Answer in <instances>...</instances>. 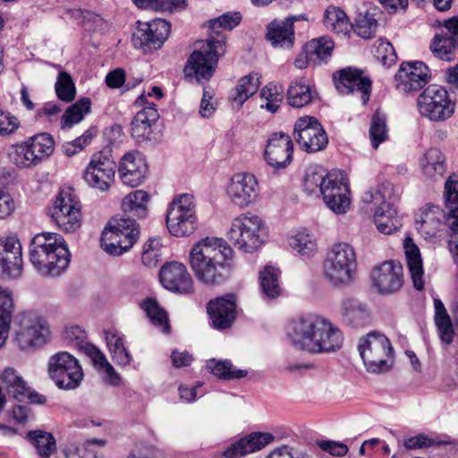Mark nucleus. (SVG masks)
<instances>
[{"mask_svg": "<svg viewBox=\"0 0 458 458\" xmlns=\"http://www.w3.org/2000/svg\"><path fill=\"white\" fill-rule=\"evenodd\" d=\"M374 55L383 65L387 67L394 64L397 60V55L392 44L383 39L377 41Z\"/></svg>", "mask_w": 458, "mask_h": 458, "instance_id": "nucleus-60", "label": "nucleus"}, {"mask_svg": "<svg viewBox=\"0 0 458 458\" xmlns=\"http://www.w3.org/2000/svg\"><path fill=\"white\" fill-rule=\"evenodd\" d=\"M208 370L220 379H235L247 376L245 369H235L229 360L211 359L207 362Z\"/></svg>", "mask_w": 458, "mask_h": 458, "instance_id": "nucleus-49", "label": "nucleus"}, {"mask_svg": "<svg viewBox=\"0 0 458 458\" xmlns=\"http://www.w3.org/2000/svg\"><path fill=\"white\" fill-rule=\"evenodd\" d=\"M378 14L380 13L376 8L358 13L352 30L357 36L364 39L374 38L378 28V21L376 18Z\"/></svg>", "mask_w": 458, "mask_h": 458, "instance_id": "nucleus-38", "label": "nucleus"}, {"mask_svg": "<svg viewBox=\"0 0 458 458\" xmlns=\"http://www.w3.org/2000/svg\"><path fill=\"white\" fill-rule=\"evenodd\" d=\"M71 254L64 238L55 233L35 235L30 244V260L42 276H58L69 266Z\"/></svg>", "mask_w": 458, "mask_h": 458, "instance_id": "nucleus-3", "label": "nucleus"}, {"mask_svg": "<svg viewBox=\"0 0 458 458\" xmlns=\"http://www.w3.org/2000/svg\"><path fill=\"white\" fill-rule=\"evenodd\" d=\"M358 349L368 371L381 373L392 368L394 349L384 334L369 332L360 339Z\"/></svg>", "mask_w": 458, "mask_h": 458, "instance_id": "nucleus-7", "label": "nucleus"}, {"mask_svg": "<svg viewBox=\"0 0 458 458\" xmlns=\"http://www.w3.org/2000/svg\"><path fill=\"white\" fill-rule=\"evenodd\" d=\"M275 437L268 432H253L233 443L223 453L224 458H238L264 448Z\"/></svg>", "mask_w": 458, "mask_h": 458, "instance_id": "nucleus-29", "label": "nucleus"}, {"mask_svg": "<svg viewBox=\"0 0 458 458\" xmlns=\"http://www.w3.org/2000/svg\"><path fill=\"white\" fill-rule=\"evenodd\" d=\"M293 143L291 137L283 132L270 135L265 148L264 157L267 163L276 168H284L293 158Z\"/></svg>", "mask_w": 458, "mask_h": 458, "instance_id": "nucleus-27", "label": "nucleus"}, {"mask_svg": "<svg viewBox=\"0 0 458 458\" xmlns=\"http://www.w3.org/2000/svg\"><path fill=\"white\" fill-rule=\"evenodd\" d=\"M287 337L292 344L310 352H332L342 347L344 337L327 319L309 314L289 325Z\"/></svg>", "mask_w": 458, "mask_h": 458, "instance_id": "nucleus-2", "label": "nucleus"}, {"mask_svg": "<svg viewBox=\"0 0 458 458\" xmlns=\"http://www.w3.org/2000/svg\"><path fill=\"white\" fill-rule=\"evenodd\" d=\"M55 89L57 98L65 103L72 102L75 98V85L67 72L62 71L58 73Z\"/></svg>", "mask_w": 458, "mask_h": 458, "instance_id": "nucleus-54", "label": "nucleus"}, {"mask_svg": "<svg viewBox=\"0 0 458 458\" xmlns=\"http://www.w3.org/2000/svg\"><path fill=\"white\" fill-rule=\"evenodd\" d=\"M132 34L131 41L135 47L145 52L160 48L171 32L170 23L164 19H155L150 22H140Z\"/></svg>", "mask_w": 458, "mask_h": 458, "instance_id": "nucleus-16", "label": "nucleus"}, {"mask_svg": "<svg viewBox=\"0 0 458 458\" xmlns=\"http://www.w3.org/2000/svg\"><path fill=\"white\" fill-rule=\"evenodd\" d=\"M148 172V167L145 160L131 153H127L122 157L118 167L122 182L130 187H136L143 182Z\"/></svg>", "mask_w": 458, "mask_h": 458, "instance_id": "nucleus-30", "label": "nucleus"}, {"mask_svg": "<svg viewBox=\"0 0 458 458\" xmlns=\"http://www.w3.org/2000/svg\"><path fill=\"white\" fill-rule=\"evenodd\" d=\"M318 447L324 453L318 454L320 458L344 457L349 452V447L343 442L334 440H318Z\"/></svg>", "mask_w": 458, "mask_h": 458, "instance_id": "nucleus-59", "label": "nucleus"}, {"mask_svg": "<svg viewBox=\"0 0 458 458\" xmlns=\"http://www.w3.org/2000/svg\"><path fill=\"white\" fill-rule=\"evenodd\" d=\"M396 88L404 94L422 89L430 81L431 72L421 61L404 62L395 74Z\"/></svg>", "mask_w": 458, "mask_h": 458, "instance_id": "nucleus-17", "label": "nucleus"}, {"mask_svg": "<svg viewBox=\"0 0 458 458\" xmlns=\"http://www.w3.org/2000/svg\"><path fill=\"white\" fill-rule=\"evenodd\" d=\"M374 222L377 230L385 234H391L402 226L392 203H385L375 210Z\"/></svg>", "mask_w": 458, "mask_h": 458, "instance_id": "nucleus-37", "label": "nucleus"}, {"mask_svg": "<svg viewBox=\"0 0 458 458\" xmlns=\"http://www.w3.org/2000/svg\"><path fill=\"white\" fill-rule=\"evenodd\" d=\"M161 284L170 292L189 295L195 292L194 281L186 266L181 262H165L159 270Z\"/></svg>", "mask_w": 458, "mask_h": 458, "instance_id": "nucleus-19", "label": "nucleus"}, {"mask_svg": "<svg viewBox=\"0 0 458 458\" xmlns=\"http://www.w3.org/2000/svg\"><path fill=\"white\" fill-rule=\"evenodd\" d=\"M149 199L148 193L142 190L127 194L122 202L123 215L138 219L145 218L148 215L147 203Z\"/></svg>", "mask_w": 458, "mask_h": 458, "instance_id": "nucleus-34", "label": "nucleus"}, {"mask_svg": "<svg viewBox=\"0 0 458 458\" xmlns=\"http://www.w3.org/2000/svg\"><path fill=\"white\" fill-rule=\"evenodd\" d=\"M445 203L448 209L446 225L448 227L458 226V175H450L445 183Z\"/></svg>", "mask_w": 458, "mask_h": 458, "instance_id": "nucleus-36", "label": "nucleus"}, {"mask_svg": "<svg viewBox=\"0 0 458 458\" xmlns=\"http://www.w3.org/2000/svg\"><path fill=\"white\" fill-rule=\"evenodd\" d=\"M344 322L353 328H360L369 323L370 316L365 304L354 298H346L342 301Z\"/></svg>", "mask_w": 458, "mask_h": 458, "instance_id": "nucleus-32", "label": "nucleus"}, {"mask_svg": "<svg viewBox=\"0 0 458 458\" xmlns=\"http://www.w3.org/2000/svg\"><path fill=\"white\" fill-rule=\"evenodd\" d=\"M445 157L440 149L431 148L426 151L421 160L423 174L430 180L443 177L445 172Z\"/></svg>", "mask_w": 458, "mask_h": 458, "instance_id": "nucleus-35", "label": "nucleus"}, {"mask_svg": "<svg viewBox=\"0 0 458 458\" xmlns=\"http://www.w3.org/2000/svg\"><path fill=\"white\" fill-rule=\"evenodd\" d=\"M236 301L234 293H226L208 302L207 312L214 328L224 330L231 327L236 318Z\"/></svg>", "mask_w": 458, "mask_h": 458, "instance_id": "nucleus-26", "label": "nucleus"}, {"mask_svg": "<svg viewBox=\"0 0 458 458\" xmlns=\"http://www.w3.org/2000/svg\"><path fill=\"white\" fill-rule=\"evenodd\" d=\"M321 167H310L306 171L303 187L308 194L319 192L321 194L324 185L327 184L328 175Z\"/></svg>", "mask_w": 458, "mask_h": 458, "instance_id": "nucleus-53", "label": "nucleus"}, {"mask_svg": "<svg viewBox=\"0 0 458 458\" xmlns=\"http://www.w3.org/2000/svg\"><path fill=\"white\" fill-rule=\"evenodd\" d=\"M454 440L449 437H445L443 439H435L429 437L426 434H418L414 437L406 438L403 442V445L406 449H420L428 448L434 445H454Z\"/></svg>", "mask_w": 458, "mask_h": 458, "instance_id": "nucleus-56", "label": "nucleus"}, {"mask_svg": "<svg viewBox=\"0 0 458 458\" xmlns=\"http://www.w3.org/2000/svg\"><path fill=\"white\" fill-rule=\"evenodd\" d=\"M225 40L209 36L189 56L183 72L187 79L198 82L208 81L214 74L220 56L225 53Z\"/></svg>", "mask_w": 458, "mask_h": 458, "instance_id": "nucleus-4", "label": "nucleus"}, {"mask_svg": "<svg viewBox=\"0 0 458 458\" xmlns=\"http://www.w3.org/2000/svg\"><path fill=\"white\" fill-rule=\"evenodd\" d=\"M335 88L342 94H350L354 91L360 92L363 105H366L370 98L372 81L363 75V71L346 67L333 74Z\"/></svg>", "mask_w": 458, "mask_h": 458, "instance_id": "nucleus-20", "label": "nucleus"}, {"mask_svg": "<svg viewBox=\"0 0 458 458\" xmlns=\"http://www.w3.org/2000/svg\"><path fill=\"white\" fill-rule=\"evenodd\" d=\"M290 246L304 258L313 256L317 250L316 242L311 235L304 232H300L292 237Z\"/></svg>", "mask_w": 458, "mask_h": 458, "instance_id": "nucleus-57", "label": "nucleus"}, {"mask_svg": "<svg viewBox=\"0 0 458 458\" xmlns=\"http://www.w3.org/2000/svg\"><path fill=\"white\" fill-rule=\"evenodd\" d=\"M404 250L413 287L418 291H422L424 289V269L420 250L411 238H406Z\"/></svg>", "mask_w": 458, "mask_h": 458, "instance_id": "nucleus-33", "label": "nucleus"}, {"mask_svg": "<svg viewBox=\"0 0 458 458\" xmlns=\"http://www.w3.org/2000/svg\"><path fill=\"white\" fill-rule=\"evenodd\" d=\"M49 216L64 233L76 232L81 225V204L72 189L62 190L49 208Z\"/></svg>", "mask_w": 458, "mask_h": 458, "instance_id": "nucleus-11", "label": "nucleus"}, {"mask_svg": "<svg viewBox=\"0 0 458 458\" xmlns=\"http://www.w3.org/2000/svg\"><path fill=\"white\" fill-rule=\"evenodd\" d=\"M90 104L89 98H83L69 106L62 116V128H71L81 122L90 111Z\"/></svg>", "mask_w": 458, "mask_h": 458, "instance_id": "nucleus-51", "label": "nucleus"}, {"mask_svg": "<svg viewBox=\"0 0 458 458\" xmlns=\"http://www.w3.org/2000/svg\"><path fill=\"white\" fill-rule=\"evenodd\" d=\"M13 310L12 292L0 285V323H11Z\"/></svg>", "mask_w": 458, "mask_h": 458, "instance_id": "nucleus-61", "label": "nucleus"}, {"mask_svg": "<svg viewBox=\"0 0 458 458\" xmlns=\"http://www.w3.org/2000/svg\"><path fill=\"white\" fill-rule=\"evenodd\" d=\"M356 268L355 250L346 242L334 244L323 265L325 277L335 286L350 284L353 281Z\"/></svg>", "mask_w": 458, "mask_h": 458, "instance_id": "nucleus-6", "label": "nucleus"}, {"mask_svg": "<svg viewBox=\"0 0 458 458\" xmlns=\"http://www.w3.org/2000/svg\"><path fill=\"white\" fill-rule=\"evenodd\" d=\"M306 14L291 15L284 21L274 20L267 27L266 38L275 47L291 48L295 40L293 23L307 21Z\"/></svg>", "mask_w": 458, "mask_h": 458, "instance_id": "nucleus-28", "label": "nucleus"}, {"mask_svg": "<svg viewBox=\"0 0 458 458\" xmlns=\"http://www.w3.org/2000/svg\"><path fill=\"white\" fill-rule=\"evenodd\" d=\"M104 333L113 360L121 366L129 365L131 356L124 347L123 337L118 334L116 329L106 330Z\"/></svg>", "mask_w": 458, "mask_h": 458, "instance_id": "nucleus-41", "label": "nucleus"}, {"mask_svg": "<svg viewBox=\"0 0 458 458\" xmlns=\"http://www.w3.org/2000/svg\"><path fill=\"white\" fill-rule=\"evenodd\" d=\"M321 196L327 207L335 214H345L351 206L347 182L336 174H330Z\"/></svg>", "mask_w": 458, "mask_h": 458, "instance_id": "nucleus-23", "label": "nucleus"}, {"mask_svg": "<svg viewBox=\"0 0 458 458\" xmlns=\"http://www.w3.org/2000/svg\"><path fill=\"white\" fill-rule=\"evenodd\" d=\"M280 270L275 267L266 266L259 272V284L264 297L273 300L279 297L282 288L279 283Z\"/></svg>", "mask_w": 458, "mask_h": 458, "instance_id": "nucleus-40", "label": "nucleus"}, {"mask_svg": "<svg viewBox=\"0 0 458 458\" xmlns=\"http://www.w3.org/2000/svg\"><path fill=\"white\" fill-rule=\"evenodd\" d=\"M455 107L456 103L445 88L436 84L424 89L417 98L420 114L435 123L445 122L451 118Z\"/></svg>", "mask_w": 458, "mask_h": 458, "instance_id": "nucleus-8", "label": "nucleus"}, {"mask_svg": "<svg viewBox=\"0 0 458 458\" xmlns=\"http://www.w3.org/2000/svg\"><path fill=\"white\" fill-rule=\"evenodd\" d=\"M433 55L444 61H453L458 54V18L445 21L443 29L430 43Z\"/></svg>", "mask_w": 458, "mask_h": 458, "instance_id": "nucleus-21", "label": "nucleus"}, {"mask_svg": "<svg viewBox=\"0 0 458 458\" xmlns=\"http://www.w3.org/2000/svg\"><path fill=\"white\" fill-rule=\"evenodd\" d=\"M260 98L265 101L261 108L272 114L276 113L283 101V87L273 82L267 84L260 90Z\"/></svg>", "mask_w": 458, "mask_h": 458, "instance_id": "nucleus-52", "label": "nucleus"}, {"mask_svg": "<svg viewBox=\"0 0 458 458\" xmlns=\"http://www.w3.org/2000/svg\"><path fill=\"white\" fill-rule=\"evenodd\" d=\"M334 42L325 38H314L303 46V54L310 56L313 66L320 65L332 55Z\"/></svg>", "mask_w": 458, "mask_h": 458, "instance_id": "nucleus-39", "label": "nucleus"}, {"mask_svg": "<svg viewBox=\"0 0 458 458\" xmlns=\"http://www.w3.org/2000/svg\"><path fill=\"white\" fill-rule=\"evenodd\" d=\"M140 228L135 218L124 215L109 220L101 235V246L110 255L119 256L138 241Z\"/></svg>", "mask_w": 458, "mask_h": 458, "instance_id": "nucleus-5", "label": "nucleus"}, {"mask_svg": "<svg viewBox=\"0 0 458 458\" xmlns=\"http://www.w3.org/2000/svg\"><path fill=\"white\" fill-rule=\"evenodd\" d=\"M293 138L301 148L309 153L323 150L328 143L326 131L314 116L300 117L295 122Z\"/></svg>", "mask_w": 458, "mask_h": 458, "instance_id": "nucleus-15", "label": "nucleus"}, {"mask_svg": "<svg viewBox=\"0 0 458 458\" xmlns=\"http://www.w3.org/2000/svg\"><path fill=\"white\" fill-rule=\"evenodd\" d=\"M233 250L221 238H209L197 242L190 253V265L197 280L206 286H219L230 279Z\"/></svg>", "mask_w": 458, "mask_h": 458, "instance_id": "nucleus-1", "label": "nucleus"}, {"mask_svg": "<svg viewBox=\"0 0 458 458\" xmlns=\"http://www.w3.org/2000/svg\"><path fill=\"white\" fill-rule=\"evenodd\" d=\"M20 127V122L9 112L0 109V136H8L16 131Z\"/></svg>", "mask_w": 458, "mask_h": 458, "instance_id": "nucleus-62", "label": "nucleus"}, {"mask_svg": "<svg viewBox=\"0 0 458 458\" xmlns=\"http://www.w3.org/2000/svg\"><path fill=\"white\" fill-rule=\"evenodd\" d=\"M286 100L289 106L294 108H301L313 100L311 89L301 81H293L286 92Z\"/></svg>", "mask_w": 458, "mask_h": 458, "instance_id": "nucleus-44", "label": "nucleus"}, {"mask_svg": "<svg viewBox=\"0 0 458 458\" xmlns=\"http://www.w3.org/2000/svg\"><path fill=\"white\" fill-rule=\"evenodd\" d=\"M446 222V215L436 205L427 204L416 215V228L426 240L437 235L442 225V220Z\"/></svg>", "mask_w": 458, "mask_h": 458, "instance_id": "nucleus-31", "label": "nucleus"}, {"mask_svg": "<svg viewBox=\"0 0 458 458\" xmlns=\"http://www.w3.org/2000/svg\"><path fill=\"white\" fill-rule=\"evenodd\" d=\"M379 188V199H381V204L379 206H383L385 203H392L398 200L401 196L400 190L394 186L390 182L386 181L383 182Z\"/></svg>", "mask_w": 458, "mask_h": 458, "instance_id": "nucleus-63", "label": "nucleus"}, {"mask_svg": "<svg viewBox=\"0 0 458 458\" xmlns=\"http://www.w3.org/2000/svg\"><path fill=\"white\" fill-rule=\"evenodd\" d=\"M259 187L254 174L238 173L232 178L227 193L232 202L240 208L248 207L255 202L259 196Z\"/></svg>", "mask_w": 458, "mask_h": 458, "instance_id": "nucleus-25", "label": "nucleus"}, {"mask_svg": "<svg viewBox=\"0 0 458 458\" xmlns=\"http://www.w3.org/2000/svg\"><path fill=\"white\" fill-rule=\"evenodd\" d=\"M325 22L337 34H348L352 28L347 14L339 7L332 6L325 12Z\"/></svg>", "mask_w": 458, "mask_h": 458, "instance_id": "nucleus-46", "label": "nucleus"}, {"mask_svg": "<svg viewBox=\"0 0 458 458\" xmlns=\"http://www.w3.org/2000/svg\"><path fill=\"white\" fill-rule=\"evenodd\" d=\"M9 156L12 162L21 168L39 164L38 157L34 154L28 140L13 145Z\"/></svg>", "mask_w": 458, "mask_h": 458, "instance_id": "nucleus-47", "label": "nucleus"}, {"mask_svg": "<svg viewBox=\"0 0 458 458\" xmlns=\"http://www.w3.org/2000/svg\"><path fill=\"white\" fill-rule=\"evenodd\" d=\"M134 105L141 109L131 122V137L138 144L157 141L160 138V130L157 126L159 113L157 105L148 102L144 92L136 98Z\"/></svg>", "mask_w": 458, "mask_h": 458, "instance_id": "nucleus-10", "label": "nucleus"}, {"mask_svg": "<svg viewBox=\"0 0 458 458\" xmlns=\"http://www.w3.org/2000/svg\"><path fill=\"white\" fill-rule=\"evenodd\" d=\"M23 259L21 244L15 236H8L0 241V276L15 279L21 276Z\"/></svg>", "mask_w": 458, "mask_h": 458, "instance_id": "nucleus-22", "label": "nucleus"}, {"mask_svg": "<svg viewBox=\"0 0 458 458\" xmlns=\"http://www.w3.org/2000/svg\"><path fill=\"white\" fill-rule=\"evenodd\" d=\"M48 328L43 318L33 314H23L20 319V329L15 341L22 351H29L42 346L47 342Z\"/></svg>", "mask_w": 458, "mask_h": 458, "instance_id": "nucleus-18", "label": "nucleus"}, {"mask_svg": "<svg viewBox=\"0 0 458 458\" xmlns=\"http://www.w3.org/2000/svg\"><path fill=\"white\" fill-rule=\"evenodd\" d=\"M47 372L60 389H75L83 378V371L79 361L67 352H57L49 358Z\"/></svg>", "mask_w": 458, "mask_h": 458, "instance_id": "nucleus-12", "label": "nucleus"}, {"mask_svg": "<svg viewBox=\"0 0 458 458\" xmlns=\"http://www.w3.org/2000/svg\"><path fill=\"white\" fill-rule=\"evenodd\" d=\"M166 225L175 237L189 236L197 229V216L193 196L182 194L175 197L167 210Z\"/></svg>", "mask_w": 458, "mask_h": 458, "instance_id": "nucleus-9", "label": "nucleus"}, {"mask_svg": "<svg viewBox=\"0 0 458 458\" xmlns=\"http://www.w3.org/2000/svg\"><path fill=\"white\" fill-rule=\"evenodd\" d=\"M242 21V14L239 12L225 13L217 18L211 19L208 21V26L211 30L209 36H214L215 38H224L221 36L223 30H232Z\"/></svg>", "mask_w": 458, "mask_h": 458, "instance_id": "nucleus-45", "label": "nucleus"}, {"mask_svg": "<svg viewBox=\"0 0 458 458\" xmlns=\"http://www.w3.org/2000/svg\"><path fill=\"white\" fill-rule=\"evenodd\" d=\"M267 458H312L307 453H296L293 447L282 445L274 449Z\"/></svg>", "mask_w": 458, "mask_h": 458, "instance_id": "nucleus-64", "label": "nucleus"}, {"mask_svg": "<svg viewBox=\"0 0 458 458\" xmlns=\"http://www.w3.org/2000/svg\"><path fill=\"white\" fill-rule=\"evenodd\" d=\"M27 439L41 458H49L56 450L54 436L45 430H30L27 433Z\"/></svg>", "mask_w": 458, "mask_h": 458, "instance_id": "nucleus-43", "label": "nucleus"}, {"mask_svg": "<svg viewBox=\"0 0 458 458\" xmlns=\"http://www.w3.org/2000/svg\"><path fill=\"white\" fill-rule=\"evenodd\" d=\"M369 138L374 148H377L387 139L386 119L378 111L371 117Z\"/></svg>", "mask_w": 458, "mask_h": 458, "instance_id": "nucleus-55", "label": "nucleus"}, {"mask_svg": "<svg viewBox=\"0 0 458 458\" xmlns=\"http://www.w3.org/2000/svg\"><path fill=\"white\" fill-rule=\"evenodd\" d=\"M259 85L260 81L257 73L243 76L238 81L234 92L229 97L230 101L241 107L249 98L257 92Z\"/></svg>", "mask_w": 458, "mask_h": 458, "instance_id": "nucleus-42", "label": "nucleus"}, {"mask_svg": "<svg viewBox=\"0 0 458 458\" xmlns=\"http://www.w3.org/2000/svg\"><path fill=\"white\" fill-rule=\"evenodd\" d=\"M142 6L146 10H152L161 13H174L187 8V0H144L141 1Z\"/></svg>", "mask_w": 458, "mask_h": 458, "instance_id": "nucleus-58", "label": "nucleus"}, {"mask_svg": "<svg viewBox=\"0 0 458 458\" xmlns=\"http://www.w3.org/2000/svg\"><path fill=\"white\" fill-rule=\"evenodd\" d=\"M112 148L106 147L92 155L83 173L85 182L92 188L106 191L114 181L116 163Z\"/></svg>", "mask_w": 458, "mask_h": 458, "instance_id": "nucleus-13", "label": "nucleus"}, {"mask_svg": "<svg viewBox=\"0 0 458 458\" xmlns=\"http://www.w3.org/2000/svg\"><path fill=\"white\" fill-rule=\"evenodd\" d=\"M261 221L257 216L236 217L227 233V238L239 250L253 252L263 243L260 236Z\"/></svg>", "mask_w": 458, "mask_h": 458, "instance_id": "nucleus-14", "label": "nucleus"}, {"mask_svg": "<svg viewBox=\"0 0 458 458\" xmlns=\"http://www.w3.org/2000/svg\"><path fill=\"white\" fill-rule=\"evenodd\" d=\"M371 280L380 294L394 293L403 284V267L394 260L385 261L373 269Z\"/></svg>", "mask_w": 458, "mask_h": 458, "instance_id": "nucleus-24", "label": "nucleus"}, {"mask_svg": "<svg viewBox=\"0 0 458 458\" xmlns=\"http://www.w3.org/2000/svg\"><path fill=\"white\" fill-rule=\"evenodd\" d=\"M27 140L34 154L38 157L39 163L48 158L54 152L55 140L47 132L38 133Z\"/></svg>", "mask_w": 458, "mask_h": 458, "instance_id": "nucleus-50", "label": "nucleus"}, {"mask_svg": "<svg viewBox=\"0 0 458 458\" xmlns=\"http://www.w3.org/2000/svg\"><path fill=\"white\" fill-rule=\"evenodd\" d=\"M141 308L146 312L151 323L159 327L162 332L169 334L171 327L166 312L160 308L154 299H148L141 303Z\"/></svg>", "mask_w": 458, "mask_h": 458, "instance_id": "nucleus-48", "label": "nucleus"}]
</instances>
